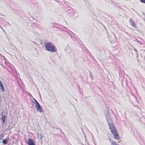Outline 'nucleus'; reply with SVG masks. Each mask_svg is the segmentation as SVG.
<instances>
[{
    "label": "nucleus",
    "mask_w": 145,
    "mask_h": 145,
    "mask_svg": "<svg viewBox=\"0 0 145 145\" xmlns=\"http://www.w3.org/2000/svg\"><path fill=\"white\" fill-rule=\"evenodd\" d=\"M129 22L133 27L135 28L136 27V26L135 23V22L131 18L129 20Z\"/></svg>",
    "instance_id": "obj_5"
},
{
    "label": "nucleus",
    "mask_w": 145,
    "mask_h": 145,
    "mask_svg": "<svg viewBox=\"0 0 145 145\" xmlns=\"http://www.w3.org/2000/svg\"><path fill=\"white\" fill-rule=\"evenodd\" d=\"M118 142H119V143H120V141H118Z\"/></svg>",
    "instance_id": "obj_12"
},
{
    "label": "nucleus",
    "mask_w": 145,
    "mask_h": 145,
    "mask_svg": "<svg viewBox=\"0 0 145 145\" xmlns=\"http://www.w3.org/2000/svg\"><path fill=\"white\" fill-rule=\"evenodd\" d=\"M27 144L28 145H35V144L32 139L29 138L27 141Z\"/></svg>",
    "instance_id": "obj_4"
},
{
    "label": "nucleus",
    "mask_w": 145,
    "mask_h": 145,
    "mask_svg": "<svg viewBox=\"0 0 145 145\" xmlns=\"http://www.w3.org/2000/svg\"><path fill=\"white\" fill-rule=\"evenodd\" d=\"M112 145H116V142L114 141L112 142Z\"/></svg>",
    "instance_id": "obj_9"
},
{
    "label": "nucleus",
    "mask_w": 145,
    "mask_h": 145,
    "mask_svg": "<svg viewBox=\"0 0 145 145\" xmlns=\"http://www.w3.org/2000/svg\"><path fill=\"white\" fill-rule=\"evenodd\" d=\"M109 125L110 129H111L112 133L114 136V138L117 140L120 139V137L117 133V130L114 125H112L110 126V124H109Z\"/></svg>",
    "instance_id": "obj_2"
},
{
    "label": "nucleus",
    "mask_w": 145,
    "mask_h": 145,
    "mask_svg": "<svg viewBox=\"0 0 145 145\" xmlns=\"http://www.w3.org/2000/svg\"><path fill=\"white\" fill-rule=\"evenodd\" d=\"M34 103L35 105V107L37 111L39 112H43L42 107L40 105L39 103L35 99Z\"/></svg>",
    "instance_id": "obj_3"
},
{
    "label": "nucleus",
    "mask_w": 145,
    "mask_h": 145,
    "mask_svg": "<svg viewBox=\"0 0 145 145\" xmlns=\"http://www.w3.org/2000/svg\"><path fill=\"white\" fill-rule=\"evenodd\" d=\"M0 87L1 88V89L2 90V91L3 92H4L5 91V89L4 87V86L3 84L2 83V82H1V81H0Z\"/></svg>",
    "instance_id": "obj_6"
},
{
    "label": "nucleus",
    "mask_w": 145,
    "mask_h": 145,
    "mask_svg": "<svg viewBox=\"0 0 145 145\" xmlns=\"http://www.w3.org/2000/svg\"><path fill=\"white\" fill-rule=\"evenodd\" d=\"M2 142L3 144H5L7 143V139H4L3 140Z\"/></svg>",
    "instance_id": "obj_8"
},
{
    "label": "nucleus",
    "mask_w": 145,
    "mask_h": 145,
    "mask_svg": "<svg viewBox=\"0 0 145 145\" xmlns=\"http://www.w3.org/2000/svg\"><path fill=\"white\" fill-rule=\"evenodd\" d=\"M5 116L2 115V117L1 118V120H2L3 122V123H4L5 120Z\"/></svg>",
    "instance_id": "obj_7"
},
{
    "label": "nucleus",
    "mask_w": 145,
    "mask_h": 145,
    "mask_svg": "<svg viewBox=\"0 0 145 145\" xmlns=\"http://www.w3.org/2000/svg\"><path fill=\"white\" fill-rule=\"evenodd\" d=\"M109 140L110 141H111V139L110 138H109Z\"/></svg>",
    "instance_id": "obj_11"
},
{
    "label": "nucleus",
    "mask_w": 145,
    "mask_h": 145,
    "mask_svg": "<svg viewBox=\"0 0 145 145\" xmlns=\"http://www.w3.org/2000/svg\"><path fill=\"white\" fill-rule=\"evenodd\" d=\"M140 1L143 3H145V0H140Z\"/></svg>",
    "instance_id": "obj_10"
},
{
    "label": "nucleus",
    "mask_w": 145,
    "mask_h": 145,
    "mask_svg": "<svg viewBox=\"0 0 145 145\" xmlns=\"http://www.w3.org/2000/svg\"><path fill=\"white\" fill-rule=\"evenodd\" d=\"M45 48L46 50L51 52H56L57 51V48L54 44L51 42H46L45 43Z\"/></svg>",
    "instance_id": "obj_1"
}]
</instances>
